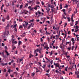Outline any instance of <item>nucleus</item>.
Returning a JSON list of instances; mask_svg holds the SVG:
<instances>
[{
    "instance_id": "f257e3e1",
    "label": "nucleus",
    "mask_w": 79,
    "mask_h": 79,
    "mask_svg": "<svg viewBox=\"0 0 79 79\" xmlns=\"http://www.w3.org/2000/svg\"><path fill=\"white\" fill-rule=\"evenodd\" d=\"M10 35V33L9 32V31H5L4 32V35H7V36L8 35Z\"/></svg>"
},
{
    "instance_id": "f03ea898",
    "label": "nucleus",
    "mask_w": 79,
    "mask_h": 79,
    "mask_svg": "<svg viewBox=\"0 0 79 79\" xmlns=\"http://www.w3.org/2000/svg\"><path fill=\"white\" fill-rule=\"evenodd\" d=\"M28 11L26 10H23V12L22 13V14H23V13H24L25 14H27L28 13Z\"/></svg>"
},
{
    "instance_id": "7ed1b4c3",
    "label": "nucleus",
    "mask_w": 79,
    "mask_h": 79,
    "mask_svg": "<svg viewBox=\"0 0 79 79\" xmlns=\"http://www.w3.org/2000/svg\"><path fill=\"white\" fill-rule=\"evenodd\" d=\"M44 44H45L46 46L44 47V48L46 49L48 48V49H49V48L48 47V45H47V44L45 42L44 43Z\"/></svg>"
},
{
    "instance_id": "20e7f679",
    "label": "nucleus",
    "mask_w": 79,
    "mask_h": 79,
    "mask_svg": "<svg viewBox=\"0 0 79 79\" xmlns=\"http://www.w3.org/2000/svg\"><path fill=\"white\" fill-rule=\"evenodd\" d=\"M46 9L47 10V13L48 14H49V11H50V9L48 7V8H46Z\"/></svg>"
},
{
    "instance_id": "39448f33",
    "label": "nucleus",
    "mask_w": 79,
    "mask_h": 79,
    "mask_svg": "<svg viewBox=\"0 0 79 79\" xmlns=\"http://www.w3.org/2000/svg\"><path fill=\"white\" fill-rule=\"evenodd\" d=\"M1 64L2 65V66H6V65H8V63H3V62H2V63H1Z\"/></svg>"
},
{
    "instance_id": "423d86ee",
    "label": "nucleus",
    "mask_w": 79,
    "mask_h": 79,
    "mask_svg": "<svg viewBox=\"0 0 79 79\" xmlns=\"http://www.w3.org/2000/svg\"><path fill=\"white\" fill-rule=\"evenodd\" d=\"M54 65L55 66H56V67H59V64H58V63L56 64L54 62L53 63Z\"/></svg>"
},
{
    "instance_id": "0eeeda50",
    "label": "nucleus",
    "mask_w": 79,
    "mask_h": 79,
    "mask_svg": "<svg viewBox=\"0 0 79 79\" xmlns=\"http://www.w3.org/2000/svg\"><path fill=\"white\" fill-rule=\"evenodd\" d=\"M63 43V41H62V44H61L60 45V47L61 48L62 50V48H64V45H62V44Z\"/></svg>"
},
{
    "instance_id": "6e6552de",
    "label": "nucleus",
    "mask_w": 79,
    "mask_h": 79,
    "mask_svg": "<svg viewBox=\"0 0 79 79\" xmlns=\"http://www.w3.org/2000/svg\"><path fill=\"white\" fill-rule=\"evenodd\" d=\"M24 22H25V23L23 24V26L24 27H26L27 26V25L28 23H26V22H25V21Z\"/></svg>"
},
{
    "instance_id": "1a4fd4ad",
    "label": "nucleus",
    "mask_w": 79,
    "mask_h": 79,
    "mask_svg": "<svg viewBox=\"0 0 79 79\" xmlns=\"http://www.w3.org/2000/svg\"><path fill=\"white\" fill-rule=\"evenodd\" d=\"M64 18L65 19H66V17H65V15L64 14H63L62 16V19H63Z\"/></svg>"
},
{
    "instance_id": "9d476101",
    "label": "nucleus",
    "mask_w": 79,
    "mask_h": 79,
    "mask_svg": "<svg viewBox=\"0 0 79 79\" xmlns=\"http://www.w3.org/2000/svg\"><path fill=\"white\" fill-rule=\"evenodd\" d=\"M42 48H39V49H38V48H37L36 49V51H37V52H38V51H41V50H42Z\"/></svg>"
},
{
    "instance_id": "9b49d317",
    "label": "nucleus",
    "mask_w": 79,
    "mask_h": 79,
    "mask_svg": "<svg viewBox=\"0 0 79 79\" xmlns=\"http://www.w3.org/2000/svg\"><path fill=\"white\" fill-rule=\"evenodd\" d=\"M25 36V33H23V34L21 36L22 37H23Z\"/></svg>"
},
{
    "instance_id": "f8f14e48",
    "label": "nucleus",
    "mask_w": 79,
    "mask_h": 79,
    "mask_svg": "<svg viewBox=\"0 0 79 79\" xmlns=\"http://www.w3.org/2000/svg\"><path fill=\"white\" fill-rule=\"evenodd\" d=\"M75 74L76 75H78L79 74V72H75Z\"/></svg>"
},
{
    "instance_id": "ddd939ff",
    "label": "nucleus",
    "mask_w": 79,
    "mask_h": 79,
    "mask_svg": "<svg viewBox=\"0 0 79 79\" xmlns=\"http://www.w3.org/2000/svg\"><path fill=\"white\" fill-rule=\"evenodd\" d=\"M35 75V73H31V76L33 77H34Z\"/></svg>"
},
{
    "instance_id": "4468645a",
    "label": "nucleus",
    "mask_w": 79,
    "mask_h": 79,
    "mask_svg": "<svg viewBox=\"0 0 79 79\" xmlns=\"http://www.w3.org/2000/svg\"><path fill=\"white\" fill-rule=\"evenodd\" d=\"M30 26H31L32 27H33L34 25V24L33 23H31V24H30Z\"/></svg>"
},
{
    "instance_id": "2eb2a0df",
    "label": "nucleus",
    "mask_w": 79,
    "mask_h": 79,
    "mask_svg": "<svg viewBox=\"0 0 79 79\" xmlns=\"http://www.w3.org/2000/svg\"><path fill=\"white\" fill-rule=\"evenodd\" d=\"M36 73H38L39 72H40V71L39 70H38V69H37V68H36Z\"/></svg>"
},
{
    "instance_id": "dca6fc26",
    "label": "nucleus",
    "mask_w": 79,
    "mask_h": 79,
    "mask_svg": "<svg viewBox=\"0 0 79 79\" xmlns=\"http://www.w3.org/2000/svg\"><path fill=\"white\" fill-rule=\"evenodd\" d=\"M6 19H7V20H9V19H10V18L9 17V16L8 15L6 17Z\"/></svg>"
},
{
    "instance_id": "f3484780",
    "label": "nucleus",
    "mask_w": 79,
    "mask_h": 79,
    "mask_svg": "<svg viewBox=\"0 0 79 79\" xmlns=\"http://www.w3.org/2000/svg\"><path fill=\"white\" fill-rule=\"evenodd\" d=\"M2 4V5L1 7V10H2V8H3V6H4V5H3V4Z\"/></svg>"
},
{
    "instance_id": "a211bd4d",
    "label": "nucleus",
    "mask_w": 79,
    "mask_h": 79,
    "mask_svg": "<svg viewBox=\"0 0 79 79\" xmlns=\"http://www.w3.org/2000/svg\"><path fill=\"white\" fill-rule=\"evenodd\" d=\"M68 19L69 22H70V20L71 19H70V17H68Z\"/></svg>"
},
{
    "instance_id": "6ab92c4d",
    "label": "nucleus",
    "mask_w": 79,
    "mask_h": 79,
    "mask_svg": "<svg viewBox=\"0 0 79 79\" xmlns=\"http://www.w3.org/2000/svg\"><path fill=\"white\" fill-rule=\"evenodd\" d=\"M49 53H51L50 54V56H51L52 55V54H53V53H52V51H51V52H49Z\"/></svg>"
},
{
    "instance_id": "aec40b11",
    "label": "nucleus",
    "mask_w": 79,
    "mask_h": 79,
    "mask_svg": "<svg viewBox=\"0 0 79 79\" xmlns=\"http://www.w3.org/2000/svg\"><path fill=\"white\" fill-rule=\"evenodd\" d=\"M15 65H16V64L15 63H14L13 64V68H15Z\"/></svg>"
},
{
    "instance_id": "412c9836",
    "label": "nucleus",
    "mask_w": 79,
    "mask_h": 79,
    "mask_svg": "<svg viewBox=\"0 0 79 79\" xmlns=\"http://www.w3.org/2000/svg\"><path fill=\"white\" fill-rule=\"evenodd\" d=\"M34 9L35 10H37V6H36L35 7H34Z\"/></svg>"
},
{
    "instance_id": "4be33fe9",
    "label": "nucleus",
    "mask_w": 79,
    "mask_h": 79,
    "mask_svg": "<svg viewBox=\"0 0 79 79\" xmlns=\"http://www.w3.org/2000/svg\"><path fill=\"white\" fill-rule=\"evenodd\" d=\"M17 42L16 41H12V43H14L15 44H16L17 43Z\"/></svg>"
},
{
    "instance_id": "5701e85b",
    "label": "nucleus",
    "mask_w": 79,
    "mask_h": 79,
    "mask_svg": "<svg viewBox=\"0 0 79 79\" xmlns=\"http://www.w3.org/2000/svg\"><path fill=\"white\" fill-rule=\"evenodd\" d=\"M17 26V24H15L14 25L13 28H15V27H16Z\"/></svg>"
},
{
    "instance_id": "b1692460",
    "label": "nucleus",
    "mask_w": 79,
    "mask_h": 79,
    "mask_svg": "<svg viewBox=\"0 0 79 79\" xmlns=\"http://www.w3.org/2000/svg\"><path fill=\"white\" fill-rule=\"evenodd\" d=\"M34 19H32V20L30 21V23H31V22H33L34 21Z\"/></svg>"
},
{
    "instance_id": "393cba45",
    "label": "nucleus",
    "mask_w": 79,
    "mask_h": 79,
    "mask_svg": "<svg viewBox=\"0 0 79 79\" xmlns=\"http://www.w3.org/2000/svg\"><path fill=\"white\" fill-rule=\"evenodd\" d=\"M8 76V73H7L6 74V77H7Z\"/></svg>"
},
{
    "instance_id": "a878e982",
    "label": "nucleus",
    "mask_w": 79,
    "mask_h": 79,
    "mask_svg": "<svg viewBox=\"0 0 79 79\" xmlns=\"http://www.w3.org/2000/svg\"><path fill=\"white\" fill-rule=\"evenodd\" d=\"M78 31V29L77 30V29H75V31H74V32L76 33V32H77Z\"/></svg>"
},
{
    "instance_id": "bb28decb",
    "label": "nucleus",
    "mask_w": 79,
    "mask_h": 79,
    "mask_svg": "<svg viewBox=\"0 0 79 79\" xmlns=\"http://www.w3.org/2000/svg\"><path fill=\"white\" fill-rule=\"evenodd\" d=\"M74 38H72V42H74Z\"/></svg>"
},
{
    "instance_id": "cd10ccee",
    "label": "nucleus",
    "mask_w": 79,
    "mask_h": 79,
    "mask_svg": "<svg viewBox=\"0 0 79 79\" xmlns=\"http://www.w3.org/2000/svg\"><path fill=\"white\" fill-rule=\"evenodd\" d=\"M53 29L54 30H56V28L55 26L53 27Z\"/></svg>"
},
{
    "instance_id": "c85d7f7f",
    "label": "nucleus",
    "mask_w": 79,
    "mask_h": 79,
    "mask_svg": "<svg viewBox=\"0 0 79 79\" xmlns=\"http://www.w3.org/2000/svg\"><path fill=\"white\" fill-rule=\"evenodd\" d=\"M12 5H13V6L15 5V2H14V1H13V2H12Z\"/></svg>"
},
{
    "instance_id": "c756f323",
    "label": "nucleus",
    "mask_w": 79,
    "mask_h": 79,
    "mask_svg": "<svg viewBox=\"0 0 79 79\" xmlns=\"http://www.w3.org/2000/svg\"><path fill=\"white\" fill-rule=\"evenodd\" d=\"M68 6H69L68 5H67L66 4V6L64 7V8H67Z\"/></svg>"
},
{
    "instance_id": "7c9ffc66",
    "label": "nucleus",
    "mask_w": 79,
    "mask_h": 79,
    "mask_svg": "<svg viewBox=\"0 0 79 79\" xmlns=\"http://www.w3.org/2000/svg\"><path fill=\"white\" fill-rule=\"evenodd\" d=\"M2 21H3V22H5V19H2Z\"/></svg>"
},
{
    "instance_id": "2f4dec72",
    "label": "nucleus",
    "mask_w": 79,
    "mask_h": 79,
    "mask_svg": "<svg viewBox=\"0 0 79 79\" xmlns=\"http://www.w3.org/2000/svg\"><path fill=\"white\" fill-rule=\"evenodd\" d=\"M59 28H60V27H57V28H56V30L57 31H59Z\"/></svg>"
},
{
    "instance_id": "473e14b6",
    "label": "nucleus",
    "mask_w": 79,
    "mask_h": 79,
    "mask_svg": "<svg viewBox=\"0 0 79 79\" xmlns=\"http://www.w3.org/2000/svg\"><path fill=\"white\" fill-rule=\"evenodd\" d=\"M33 3L32 1H29V3L31 4V3Z\"/></svg>"
},
{
    "instance_id": "72a5a7b5",
    "label": "nucleus",
    "mask_w": 79,
    "mask_h": 79,
    "mask_svg": "<svg viewBox=\"0 0 79 79\" xmlns=\"http://www.w3.org/2000/svg\"><path fill=\"white\" fill-rule=\"evenodd\" d=\"M8 73H10V72H11V70H10V69H9L8 71Z\"/></svg>"
},
{
    "instance_id": "f704fd0d",
    "label": "nucleus",
    "mask_w": 79,
    "mask_h": 79,
    "mask_svg": "<svg viewBox=\"0 0 79 79\" xmlns=\"http://www.w3.org/2000/svg\"><path fill=\"white\" fill-rule=\"evenodd\" d=\"M38 14L40 15V14H41V13L40 12V11L39 10H38Z\"/></svg>"
},
{
    "instance_id": "c9c22d12",
    "label": "nucleus",
    "mask_w": 79,
    "mask_h": 79,
    "mask_svg": "<svg viewBox=\"0 0 79 79\" xmlns=\"http://www.w3.org/2000/svg\"><path fill=\"white\" fill-rule=\"evenodd\" d=\"M73 61L74 63L75 62V58L74 59H73Z\"/></svg>"
},
{
    "instance_id": "e433bc0d",
    "label": "nucleus",
    "mask_w": 79,
    "mask_h": 79,
    "mask_svg": "<svg viewBox=\"0 0 79 79\" xmlns=\"http://www.w3.org/2000/svg\"><path fill=\"white\" fill-rule=\"evenodd\" d=\"M74 48V46H73L72 47V50H73Z\"/></svg>"
},
{
    "instance_id": "4c0bfd02",
    "label": "nucleus",
    "mask_w": 79,
    "mask_h": 79,
    "mask_svg": "<svg viewBox=\"0 0 79 79\" xmlns=\"http://www.w3.org/2000/svg\"><path fill=\"white\" fill-rule=\"evenodd\" d=\"M28 6V4L27 3V4L26 5L25 7L26 8H27V7Z\"/></svg>"
},
{
    "instance_id": "58836bf2",
    "label": "nucleus",
    "mask_w": 79,
    "mask_h": 79,
    "mask_svg": "<svg viewBox=\"0 0 79 79\" xmlns=\"http://www.w3.org/2000/svg\"><path fill=\"white\" fill-rule=\"evenodd\" d=\"M15 48H16V47H14V48L12 47V50H15Z\"/></svg>"
},
{
    "instance_id": "ea45409f",
    "label": "nucleus",
    "mask_w": 79,
    "mask_h": 79,
    "mask_svg": "<svg viewBox=\"0 0 79 79\" xmlns=\"http://www.w3.org/2000/svg\"><path fill=\"white\" fill-rule=\"evenodd\" d=\"M15 32H17V29H16V28H15Z\"/></svg>"
},
{
    "instance_id": "a19ab883",
    "label": "nucleus",
    "mask_w": 79,
    "mask_h": 79,
    "mask_svg": "<svg viewBox=\"0 0 79 79\" xmlns=\"http://www.w3.org/2000/svg\"><path fill=\"white\" fill-rule=\"evenodd\" d=\"M23 48H25L26 47V46L25 45H23Z\"/></svg>"
},
{
    "instance_id": "79ce46f5",
    "label": "nucleus",
    "mask_w": 79,
    "mask_h": 79,
    "mask_svg": "<svg viewBox=\"0 0 79 79\" xmlns=\"http://www.w3.org/2000/svg\"><path fill=\"white\" fill-rule=\"evenodd\" d=\"M36 3L37 4H40V2H36Z\"/></svg>"
},
{
    "instance_id": "37998d69",
    "label": "nucleus",
    "mask_w": 79,
    "mask_h": 79,
    "mask_svg": "<svg viewBox=\"0 0 79 79\" xmlns=\"http://www.w3.org/2000/svg\"><path fill=\"white\" fill-rule=\"evenodd\" d=\"M67 25V23H65L64 27H65Z\"/></svg>"
},
{
    "instance_id": "c03bdc74",
    "label": "nucleus",
    "mask_w": 79,
    "mask_h": 79,
    "mask_svg": "<svg viewBox=\"0 0 79 79\" xmlns=\"http://www.w3.org/2000/svg\"><path fill=\"white\" fill-rule=\"evenodd\" d=\"M76 29H78L79 27L77 26H76Z\"/></svg>"
},
{
    "instance_id": "a18cd8bd",
    "label": "nucleus",
    "mask_w": 79,
    "mask_h": 79,
    "mask_svg": "<svg viewBox=\"0 0 79 79\" xmlns=\"http://www.w3.org/2000/svg\"><path fill=\"white\" fill-rule=\"evenodd\" d=\"M72 11V10L71 9H69V12H71Z\"/></svg>"
},
{
    "instance_id": "49530a36",
    "label": "nucleus",
    "mask_w": 79,
    "mask_h": 79,
    "mask_svg": "<svg viewBox=\"0 0 79 79\" xmlns=\"http://www.w3.org/2000/svg\"><path fill=\"white\" fill-rule=\"evenodd\" d=\"M50 63H51V64H52L53 63V60H52L50 62Z\"/></svg>"
},
{
    "instance_id": "de8ad7c7",
    "label": "nucleus",
    "mask_w": 79,
    "mask_h": 79,
    "mask_svg": "<svg viewBox=\"0 0 79 79\" xmlns=\"http://www.w3.org/2000/svg\"><path fill=\"white\" fill-rule=\"evenodd\" d=\"M12 39H14V38H15V36H14V35H12Z\"/></svg>"
},
{
    "instance_id": "09e8293b",
    "label": "nucleus",
    "mask_w": 79,
    "mask_h": 79,
    "mask_svg": "<svg viewBox=\"0 0 79 79\" xmlns=\"http://www.w3.org/2000/svg\"><path fill=\"white\" fill-rule=\"evenodd\" d=\"M78 22L76 21L75 25H77L78 24Z\"/></svg>"
},
{
    "instance_id": "8fccbe9b",
    "label": "nucleus",
    "mask_w": 79,
    "mask_h": 79,
    "mask_svg": "<svg viewBox=\"0 0 79 79\" xmlns=\"http://www.w3.org/2000/svg\"><path fill=\"white\" fill-rule=\"evenodd\" d=\"M41 4L43 5H44V3L43 1L41 2Z\"/></svg>"
},
{
    "instance_id": "3c124183",
    "label": "nucleus",
    "mask_w": 79,
    "mask_h": 79,
    "mask_svg": "<svg viewBox=\"0 0 79 79\" xmlns=\"http://www.w3.org/2000/svg\"><path fill=\"white\" fill-rule=\"evenodd\" d=\"M43 54L41 55V56H40V58H42L43 57Z\"/></svg>"
},
{
    "instance_id": "603ef678",
    "label": "nucleus",
    "mask_w": 79,
    "mask_h": 79,
    "mask_svg": "<svg viewBox=\"0 0 79 79\" xmlns=\"http://www.w3.org/2000/svg\"><path fill=\"white\" fill-rule=\"evenodd\" d=\"M62 5H60V9H62Z\"/></svg>"
},
{
    "instance_id": "864d4df0",
    "label": "nucleus",
    "mask_w": 79,
    "mask_h": 79,
    "mask_svg": "<svg viewBox=\"0 0 79 79\" xmlns=\"http://www.w3.org/2000/svg\"><path fill=\"white\" fill-rule=\"evenodd\" d=\"M70 43V42H67L66 44V45L67 44H69Z\"/></svg>"
},
{
    "instance_id": "5fc2aeb1",
    "label": "nucleus",
    "mask_w": 79,
    "mask_h": 79,
    "mask_svg": "<svg viewBox=\"0 0 79 79\" xmlns=\"http://www.w3.org/2000/svg\"><path fill=\"white\" fill-rule=\"evenodd\" d=\"M50 71V70L49 69L48 70H47V72L48 73Z\"/></svg>"
},
{
    "instance_id": "6e6d98bb",
    "label": "nucleus",
    "mask_w": 79,
    "mask_h": 79,
    "mask_svg": "<svg viewBox=\"0 0 79 79\" xmlns=\"http://www.w3.org/2000/svg\"><path fill=\"white\" fill-rule=\"evenodd\" d=\"M71 49V47H69V48H68V50H69V51Z\"/></svg>"
},
{
    "instance_id": "4d7b16f0",
    "label": "nucleus",
    "mask_w": 79,
    "mask_h": 79,
    "mask_svg": "<svg viewBox=\"0 0 79 79\" xmlns=\"http://www.w3.org/2000/svg\"><path fill=\"white\" fill-rule=\"evenodd\" d=\"M62 11H63V12H64L65 11V10L64 9H63L62 10Z\"/></svg>"
},
{
    "instance_id": "13d9d810",
    "label": "nucleus",
    "mask_w": 79,
    "mask_h": 79,
    "mask_svg": "<svg viewBox=\"0 0 79 79\" xmlns=\"http://www.w3.org/2000/svg\"><path fill=\"white\" fill-rule=\"evenodd\" d=\"M43 19H44V20H43L45 21L46 19V18H45V17H44V18H43Z\"/></svg>"
},
{
    "instance_id": "bf43d9fd",
    "label": "nucleus",
    "mask_w": 79,
    "mask_h": 79,
    "mask_svg": "<svg viewBox=\"0 0 79 79\" xmlns=\"http://www.w3.org/2000/svg\"><path fill=\"white\" fill-rule=\"evenodd\" d=\"M23 7V5H21L20 6V8H22Z\"/></svg>"
},
{
    "instance_id": "052dcab7",
    "label": "nucleus",
    "mask_w": 79,
    "mask_h": 79,
    "mask_svg": "<svg viewBox=\"0 0 79 79\" xmlns=\"http://www.w3.org/2000/svg\"><path fill=\"white\" fill-rule=\"evenodd\" d=\"M23 60V59L22 58V59H20V62H21V61H22Z\"/></svg>"
},
{
    "instance_id": "680f3d73",
    "label": "nucleus",
    "mask_w": 79,
    "mask_h": 79,
    "mask_svg": "<svg viewBox=\"0 0 79 79\" xmlns=\"http://www.w3.org/2000/svg\"><path fill=\"white\" fill-rule=\"evenodd\" d=\"M31 28V25H30L29 26H28V29H30Z\"/></svg>"
},
{
    "instance_id": "e2e57ef3",
    "label": "nucleus",
    "mask_w": 79,
    "mask_h": 79,
    "mask_svg": "<svg viewBox=\"0 0 79 79\" xmlns=\"http://www.w3.org/2000/svg\"><path fill=\"white\" fill-rule=\"evenodd\" d=\"M61 66H59V68L60 69H61Z\"/></svg>"
},
{
    "instance_id": "0e129e2a",
    "label": "nucleus",
    "mask_w": 79,
    "mask_h": 79,
    "mask_svg": "<svg viewBox=\"0 0 79 79\" xmlns=\"http://www.w3.org/2000/svg\"><path fill=\"white\" fill-rule=\"evenodd\" d=\"M51 66V64H49V65H48V67L49 68H50Z\"/></svg>"
},
{
    "instance_id": "69168bd1",
    "label": "nucleus",
    "mask_w": 79,
    "mask_h": 79,
    "mask_svg": "<svg viewBox=\"0 0 79 79\" xmlns=\"http://www.w3.org/2000/svg\"><path fill=\"white\" fill-rule=\"evenodd\" d=\"M47 27H45V28H44V29H45V31H47Z\"/></svg>"
},
{
    "instance_id": "338daca9",
    "label": "nucleus",
    "mask_w": 79,
    "mask_h": 79,
    "mask_svg": "<svg viewBox=\"0 0 79 79\" xmlns=\"http://www.w3.org/2000/svg\"><path fill=\"white\" fill-rule=\"evenodd\" d=\"M47 22L48 23V24H50V22L49 21H47Z\"/></svg>"
},
{
    "instance_id": "774afa93",
    "label": "nucleus",
    "mask_w": 79,
    "mask_h": 79,
    "mask_svg": "<svg viewBox=\"0 0 79 79\" xmlns=\"http://www.w3.org/2000/svg\"><path fill=\"white\" fill-rule=\"evenodd\" d=\"M14 60H11V63H13V62H14Z\"/></svg>"
}]
</instances>
